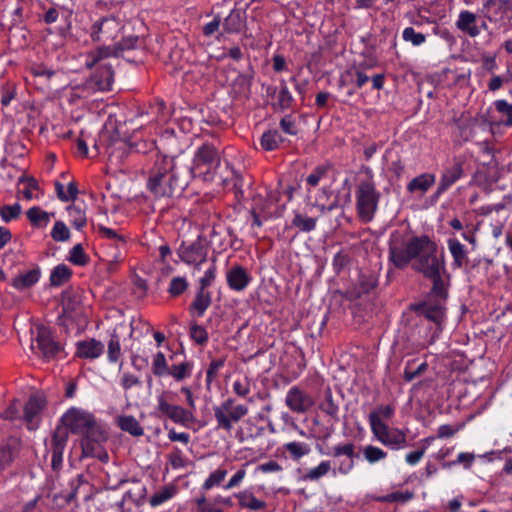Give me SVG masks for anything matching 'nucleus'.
Masks as SVG:
<instances>
[{
  "label": "nucleus",
  "mask_w": 512,
  "mask_h": 512,
  "mask_svg": "<svg viewBox=\"0 0 512 512\" xmlns=\"http://www.w3.org/2000/svg\"><path fill=\"white\" fill-rule=\"evenodd\" d=\"M389 260L397 269H404L412 262V269L432 281L430 295L448 298L449 275L446 273L443 251L428 235L405 239L394 233L389 240Z\"/></svg>",
  "instance_id": "nucleus-1"
},
{
  "label": "nucleus",
  "mask_w": 512,
  "mask_h": 512,
  "mask_svg": "<svg viewBox=\"0 0 512 512\" xmlns=\"http://www.w3.org/2000/svg\"><path fill=\"white\" fill-rule=\"evenodd\" d=\"M189 184V176L180 171L172 157L156 155L153 165L148 170L146 190L149 198L167 203L180 195Z\"/></svg>",
  "instance_id": "nucleus-2"
},
{
  "label": "nucleus",
  "mask_w": 512,
  "mask_h": 512,
  "mask_svg": "<svg viewBox=\"0 0 512 512\" xmlns=\"http://www.w3.org/2000/svg\"><path fill=\"white\" fill-rule=\"evenodd\" d=\"M142 47L143 41L136 35L124 37L121 41L113 45H99L87 53L85 66L92 69L93 66L100 62L105 60L118 62L119 58H123L128 62H134L135 57L132 53L140 50Z\"/></svg>",
  "instance_id": "nucleus-3"
},
{
  "label": "nucleus",
  "mask_w": 512,
  "mask_h": 512,
  "mask_svg": "<svg viewBox=\"0 0 512 512\" xmlns=\"http://www.w3.org/2000/svg\"><path fill=\"white\" fill-rule=\"evenodd\" d=\"M219 165L220 155L217 149L212 144L205 143L196 150L189 171L183 173L189 176V180L192 177H199L205 181H212Z\"/></svg>",
  "instance_id": "nucleus-4"
},
{
  "label": "nucleus",
  "mask_w": 512,
  "mask_h": 512,
  "mask_svg": "<svg viewBox=\"0 0 512 512\" xmlns=\"http://www.w3.org/2000/svg\"><path fill=\"white\" fill-rule=\"evenodd\" d=\"M356 206L359 217L370 221L377 210L379 193L376 190L372 176L361 180L356 191Z\"/></svg>",
  "instance_id": "nucleus-5"
},
{
  "label": "nucleus",
  "mask_w": 512,
  "mask_h": 512,
  "mask_svg": "<svg viewBox=\"0 0 512 512\" xmlns=\"http://www.w3.org/2000/svg\"><path fill=\"white\" fill-rule=\"evenodd\" d=\"M216 428L230 432L233 423L239 422L248 414V407L242 404H235L234 398H227L219 405L213 407Z\"/></svg>",
  "instance_id": "nucleus-6"
},
{
  "label": "nucleus",
  "mask_w": 512,
  "mask_h": 512,
  "mask_svg": "<svg viewBox=\"0 0 512 512\" xmlns=\"http://www.w3.org/2000/svg\"><path fill=\"white\" fill-rule=\"evenodd\" d=\"M447 299H440L428 293L427 299L422 302L412 304L410 309L417 313L418 316L423 317L425 320L435 325V332L442 331V325L445 319L444 302Z\"/></svg>",
  "instance_id": "nucleus-7"
},
{
  "label": "nucleus",
  "mask_w": 512,
  "mask_h": 512,
  "mask_svg": "<svg viewBox=\"0 0 512 512\" xmlns=\"http://www.w3.org/2000/svg\"><path fill=\"white\" fill-rule=\"evenodd\" d=\"M122 29L121 23L114 16L108 15L95 20L90 27V38L93 42L106 45L113 41Z\"/></svg>",
  "instance_id": "nucleus-8"
},
{
  "label": "nucleus",
  "mask_w": 512,
  "mask_h": 512,
  "mask_svg": "<svg viewBox=\"0 0 512 512\" xmlns=\"http://www.w3.org/2000/svg\"><path fill=\"white\" fill-rule=\"evenodd\" d=\"M113 66V63L110 60H105L96 64V70L84 83L83 90H90L92 92L111 90L114 81ZM92 68H94V66Z\"/></svg>",
  "instance_id": "nucleus-9"
},
{
  "label": "nucleus",
  "mask_w": 512,
  "mask_h": 512,
  "mask_svg": "<svg viewBox=\"0 0 512 512\" xmlns=\"http://www.w3.org/2000/svg\"><path fill=\"white\" fill-rule=\"evenodd\" d=\"M69 431L67 427L57 426L51 435V439L46 442L47 453H51V468L55 473H59L63 465V452L67 445Z\"/></svg>",
  "instance_id": "nucleus-10"
},
{
  "label": "nucleus",
  "mask_w": 512,
  "mask_h": 512,
  "mask_svg": "<svg viewBox=\"0 0 512 512\" xmlns=\"http://www.w3.org/2000/svg\"><path fill=\"white\" fill-rule=\"evenodd\" d=\"M31 348L46 360L54 359L61 350L60 344L53 339L51 331L44 326L36 328Z\"/></svg>",
  "instance_id": "nucleus-11"
},
{
  "label": "nucleus",
  "mask_w": 512,
  "mask_h": 512,
  "mask_svg": "<svg viewBox=\"0 0 512 512\" xmlns=\"http://www.w3.org/2000/svg\"><path fill=\"white\" fill-rule=\"evenodd\" d=\"M207 252V245L200 237L191 243L182 242L177 250V254L183 262L195 266L206 261Z\"/></svg>",
  "instance_id": "nucleus-12"
},
{
  "label": "nucleus",
  "mask_w": 512,
  "mask_h": 512,
  "mask_svg": "<svg viewBox=\"0 0 512 512\" xmlns=\"http://www.w3.org/2000/svg\"><path fill=\"white\" fill-rule=\"evenodd\" d=\"M94 419L91 413L78 408L69 409L62 418L64 422L63 426L67 427L68 430L71 429L73 433L78 434H82V432L93 423Z\"/></svg>",
  "instance_id": "nucleus-13"
},
{
  "label": "nucleus",
  "mask_w": 512,
  "mask_h": 512,
  "mask_svg": "<svg viewBox=\"0 0 512 512\" xmlns=\"http://www.w3.org/2000/svg\"><path fill=\"white\" fill-rule=\"evenodd\" d=\"M285 403L294 413H306L315 402L311 395L301 390L298 386H293L287 392Z\"/></svg>",
  "instance_id": "nucleus-14"
},
{
  "label": "nucleus",
  "mask_w": 512,
  "mask_h": 512,
  "mask_svg": "<svg viewBox=\"0 0 512 512\" xmlns=\"http://www.w3.org/2000/svg\"><path fill=\"white\" fill-rule=\"evenodd\" d=\"M158 410L178 424L186 425L193 420L191 411L178 405L169 404L163 396L158 398Z\"/></svg>",
  "instance_id": "nucleus-15"
},
{
  "label": "nucleus",
  "mask_w": 512,
  "mask_h": 512,
  "mask_svg": "<svg viewBox=\"0 0 512 512\" xmlns=\"http://www.w3.org/2000/svg\"><path fill=\"white\" fill-rule=\"evenodd\" d=\"M61 305L63 312L62 315L58 317L59 322L64 317L69 319L76 317L81 310L80 295L72 289H66L62 292Z\"/></svg>",
  "instance_id": "nucleus-16"
},
{
  "label": "nucleus",
  "mask_w": 512,
  "mask_h": 512,
  "mask_svg": "<svg viewBox=\"0 0 512 512\" xmlns=\"http://www.w3.org/2000/svg\"><path fill=\"white\" fill-rule=\"evenodd\" d=\"M355 445L353 443L338 444L332 448L331 456L338 458L346 456L347 461H342L339 464L338 471L341 474H348L354 467V458L358 457L355 452Z\"/></svg>",
  "instance_id": "nucleus-17"
},
{
  "label": "nucleus",
  "mask_w": 512,
  "mask_h": 512,
  "mask_svg": "<svg viewBox=\"0 0 512 512\" xmlns=\"http://www.w3.org/2000/svg\"><path fill=\"white\" fill-rule=\"evenodd\" d=\"M463 175V162L460 160H456L453 165L443 172L441 179L439 181V185L437 191L435 193V197H439L443 194L449 187H451L456 181H458Z\"/></svg>",
  "instance_id": "nucleus-18"
},
{
  "label": "nucleus",
  "mask_w": 512,
  "mask_h": 512,
  "mask_svg": "<svg viewBox=\"0 0 512 512\" xmlns=\"http://www.w3.org/2000/svg\"><path fill=\"white\" fill-rule=\"evenodd\" d=\"M227 284L234 291H243L251 281V277L240 265L231 267L226 274Z\"/></svg>",
  "instance_id": "nucleus-19"
},
{
  "label": "nucleus",
  "mask_w": 512,
  "mask_h": 512,
  "mask_svg": "<svg viewBox=\"0 0 512 512\" xmlns=\"http://www.w3.org/2000/svg\"><path fill=\"white\" fill-rule=\"evenodd\" d=\"M46 405V398L43 393L36 392L32 394L24 409V419L28 424L33 422V419L44 409Z\"/></svg>",
  "instance_id": "nucleus-20"
},
{
  "label": "nucleus",
  "mask_w": 512,
  "mask_h": 512,
  "mask_svg": "<svg viewBox=\"0 0 512 512\" xmlns=\"http://www.w3.org/2000/svg\"><path fill=\"white\" fill-rule=\"evenodd\" d=\"M476 22L477 16L468 10H464L460 12L455 25L458 30L468 34L470 37H476L480 34Z\"/></svg>",
  "instance_id": "nucleus-21"
},
{
  "label": "nucleus",
  "mask_w": 512,
  "mask_h": 512,
  "mask_svg": "<svg viewBox=\"0 0 512 512\" xmlns=\"http://www.w3.org/2000/svg\"><path fill=\"white\" fill-rule=\"evenodd\" d=\"M436 182V177L432 173H423L413 178L407 184V191L420 196L424 195Z\"/></svg>",
  "instance_id": "nucleus-22"
},
{
  "label": "nucleus",
  "mask_w": 512,
  "mask_h": 512,
  "mask_svg": "<svg viewBox=\"0 0 512 512\" xmlns=\"http://www.w3.org/2000/svg\"><path fill=\"white\" fill-rule=\"evenodd\" d=\"M245 26L246 14L238 9H233L223 22V30L226 33H240Z\"/></svg>",
  "instance_id": "nucleus-23"
},
{
  "label": "nucleus",
  "mask_w": 512,
  "mask_h": 512,
  "mask_svg": "<svg viewBox=\"0 0 512 512\" xmlns=\"http://www.w3.org/2000/svg\"><path fill=\"white\" fill-rule=\"evenodd\" d=\"M104 350V346L100 341L91 339L89 341H81L77 343V356L80 358L94 359L99 357Z\"/></svg>",
  "instance_id": "nucleus-24"
},
{
  "label": "nucleus",
  "mask_w": 512,
  "mask_h": 512,
  "mask_svg": "<svg viewBox=\"0 0 512 512\" xmlns=\"http://www.w3.org/2000/svg\"><path fill=\"white\" fill-rule=\"evenodd\" d=\"M319 409L331 417L334 422H339V404L335 401L330 388L324 391V397L319 404Z\"/></svg>",
  "instance_id": "nucleus-25"
},
{
  "label": "nucleus",
  "mask_w": 512,
  "mask_h": 512,
  "mask_svg": "<svg viewBox=\"0 0 512 512\" xmlns=\"http://www.w3.org/2000/svg\"><path fill=\"white\" fill-rule=\"evenodd\" d=\"M103 442L81 440L82 454L86 457H94L102 462L108 461V454L102 447Z\"/></svg>",
  "instance_id": "nucleus-26"
},
{
  "label": "nucleus",
  "mask_w": 512,
  "mask_h": 512,
  "mask_svg": "<svg viewBox=\"0 0 512 512\" xmlns=\"http://www.w3.org/2000/svg\"><path fill=\"white\" fill-rule=\"evenodd\" d=\"M117 425L122 431L127 432L134 437H140L144 434V430L140 423L132 415L118 416Z\"/></svg>",
  "instance_id": "nucleus-27"
},
{
  "label": "nucleus",
  "mask_w": 512,
  "mask_h": 512,
  "mask_svg": "<svg viewBox=\"0 0 512 512\" xmlns=\"http://www.w3.org/2000/svg\"><path fill=\"white\" fill-rule=\"evenodd\" d=\"M39 278L40 270L35 268L13 278L11 285L17 290H24L36 284Z\"/></svg>",
  "instance_id": "nucleus-28"
},
{
  "label": "nucleus",
  "mask_w": 512,
  "mask_h": 512,
  "mask_svg": "<svg viewBox=\"0 0 512 512\" xmlns=\"http://www.w3.org/2000/svg\"><path fill=\"white\" fill-rule=\"evenodd\" d=\"M447 244L453 258L454 267L462 268L468 259L464 246L455 238L448 239Z\"/></svg>",
  "instance_id": "nucleus-29"
},
{
  "label": "nucleus",
  "mask_w": 512,
  "mask_h": 512,
  "mask_svg": "<svg viewBox=\"0 0 512 512\" xmlns=\"http://www.w3.org/2000/svg\"><path fill=\"white\" fill-rule=\"evenodd\" d=\"M212 298L209 291L199 289L196 293L194 301L190 305V312H196L198 316H202L211 305Z\"/></svg>",
  "instance_id": "nucleus-30"
},
{
  "label": "nucleus",
  "mask_w": 512,
  "mask_h": 512,
  "mask_svg": "<svg viewBox=\"0 0 512 512\" xmlns=\"http://www.w3.org/2000/svg\"><path fill=\"white\" fill-rule=\"evenodd\" d=\"M72 277V270L65 264L57 265L50 274L51 286H62Z\"/></svg>",
  "instance_id": "nucleus-31"
},
{
  "label": "nucleus",
  "mask_w": 512,
  "mask_h": 512,
  "mask_svg": "<svg viewBox=\"0 0 512 512\" xmlns=\"http://www.w3.org/2000/svg\"><path fill=\"white\" fill-rule=\"evenodd\" d=\"M384 445L391 446L393 449H400L406 446V434L399 429H389L381 440Z\"/></svg>",
  "instance_id": "nucleus-32"
},
{
  "label": "nucleus",
  "mask_w": 512,
  "mask_h": 512,
  "mask_svg": "<svg viewBox=\"0 0 512 512\" xmlns=\"http://www.w3.org/2000/svg\"><path fill=\"white\" fill-rule=\"evenodd\" d=\"M239 500V505L252 511H258L266 507V503L257 499L251 492L243 491L235 495Z\"/></svg>",
  "instance_id": "nucleus-33"
},
{
  "label": "nucleus",
  "mask_w": 512,
  "mask_h": 512,
  "mask_svg": "<svg viewBox=\"0 0 512 512\" xmlns=\"http://www.w3.org/2000/svg\"><path fill=\"white\" fill-rule=\"evenodd\" d=\"M69 222L75 229L80 230L87 223L85 210L76 204H72L67 208Z\"/></svg>",
  "instance_id": "nucleus-34"
},
{
  "label": "nucleus",
  "mask_w": 512,
  "mask_h": 512,
  "mask_svg": "<svg viewBox=\"0 0 512 512\" xmlns=\"http://www.w3.org/2000/svg\"><path fill=\"white\" fill-rule=\"evenodd\" d=\"M26 216L30 223L36 228L46 227L50 220V214L36 206L30 208L26 212Z\"/></svg>",
  "instance_id": "nucleus-35"
},
{
  "label": "nucleus",
  "mask_w": 512,
  "mask_h": 512,
  "mask_svg": "<svg viewBox=\"0 0 512 512\" xmlns=\"http://www.w3.org/2000/svg\"><path fill=\"white\" fill-rule=\"evenodd\" d=\"M82 440H92L95 442H105L107 440L106 433L102 430V428L97 424L94 419L93 423L89 425L83 432Z\"/></svg>",
  "instance_id": "nucleus-36"
},
{
  "label": "nucleus",
  "mask_w": 512,
  "mask_h": 512,
  "mask_svg": "<svg viewBox=\"0 0 512 512\" xmlns=\"http://www.w3.org/2000/svg\"><path fill=\"white\" fill-rule=\"evenodd\" d=\"M282 140L283 139L277 130H268L263 133L260 142L264 150L272 151L278 147Z\"/></svg>",
  "instance_id": "nucleus-37"
},
{
  "label": "nucleus",
  "mask_w": 512,
  "mask_h": 512,
  "mask_svg": "<svg viewBox=\"0 0 512 512\" xmlns=\"http://www.w3.org/2000/svg\"><path fill=\"white\" fill-rule=\"evenodd\" d=\"M369 422L372 432L377 437V439L381 441L385 434L389 431V427L381 420L376 411L369 414Z\"/></svg>",
  "instance_id": "nucleus-38"
},
{
  "label": "nucleus",
  "mask_w": 512,
  "mask_h": 512,
  "mask_svg": "<svg viewBox=\"0 0 512 512\" xmlns=\"http://www.w3.org/2000/svg\"><path fill=\"white\" fill-rule=\"evenodd\" d=\"M331 470L330 461H322L318 466L310 469L306 474L302 476L304 481H317Z\"/></svg>",
  "instance_id": "nucleus-39"
},
{
  "label": "nucleus",
  "mask_w": 512,
  "mask_h": 512,
  "mask_svg": "<svg viewBox=\"0 0 512 512\" xmlns=\"http://www.w3.org/2000/svg\"><path fill=\"white\" fill-rule=\"evenodd\" d=\"M284 449L289 452L293 460H299L310 453V446L301 442H289L284 445Z\"/></svg>",
  "instance_id": "nucleus-40"
},
{
  "label": "nucleus",
  "mask_w": 512,
  "mask_h": 512,
  "mask_svg": "<svg viewBox=\"0 0 512 512\" xmlns=\"http://www.w3.org/2000/svg\"><path fill=\"white\" fill-rule=\"evenodd\" d=\"M414 363L415 360H410L405 366L403 378L406 382H411L415 378L420 377L428 369V364L426 362L421 363L417 368L413 369L412 366Z\"/></svg>",
  "instance_id": "nucleus-41"
},
{
  "label": "nucleus",
  "mask_w": 512,
  "mask_h": 512,
  "mask_svg": "<svg viewBox=\"0 0 512 512\" xmlns=\"http://www.w3.org/2000/svg\"><path fill=\"white\" fill-rule=\"evenodd\" d=\"M352 261V257L349 251L340 250L333 259V269L336 274H339L343 270L347 269Z\"/></svg>",
  "instance_id": "nucleus-42"
},
{
  "label": "nucleus",
  "mask_w": 512,
  "mask_h": 512,
  "mask_svg": "<svg viewBox=\"0 0 512 512\" xmlns=\"http://www.w3.org/2000/svg\"><path fill=\"white\" fill-rule=\"evenodd\" d=\"M317 218L306 217L300 213L295 214L292 225L302 232H310L316 227Z\"/></svg>",
  "instance_id": "nucleus-43"
},
{
  "label": "nucleus",
  "mask_w": 512,
  "mask_h": 512,
  "mask_svg": "<svg viewBox=\"0 0 512 512\" xmlns=\"http://www.w3.org/2000/svg\"><path fill=\"white\" fill-rule=\"evenodd\" d=\"M358 286L360 291L358 295L361 293H369L377 286V277L373 273H361L358 279Z\"/></svg>",
  "instance_id": "nucleus-44"
},
{
  "label": "nucleus",
  "mask_w": 512,
  "mask_h": 512,
  "mask_svg": "<svg viewBox=\"0 0 512 512\" xmlns=\"http://www.w3.org/2000/svg\"><path fill=\"white\" fill-rule=\"evenodd\" d=\"M293 97L285 84H282L281 89L277 96V103L274 104L276 109L284 111L291 107Z\"/></svg>",
  "instance_id": "nucleus-45"
},
{
  "label": "nucleus",
  "mask_w": 512,
  "mask_h": 512,
  "mask_svg": "<svg viewBox=\"0 0 512 512\" xmlns=\"http://www.w3.org/2000/svg\"><path fill=\"white\" fill-rule=\"evenodd\" d=\"M192 365L188 362H183L178 365H172L168 370V375H171L175 380L181 381L188 377L191 373Z\"/></svg>",
  "instance_id": "nucleus-46"
},
{
  "label": "nucleus",
  "mask_w": 512,
  "mask_h": 512,
  "mask_svg": "<svg viewBox=\"0 0 512 512\" xmlns=\"http://www.w3.org/2000/svg\"><path fill=\"white\" fill-rule=\"evenodd\" d=\"M169 370L167 360L162 352H158L153 359L152 372L157 377L167 375Z\"/></svg>",
  "instance_id": "nucleus-47"
},
{
  "label": "nucleus",
  "mask_w": 512,
  "mask_h": 512,
  "mask_svg": "<svg viewBox=\"0 0 512 512\" xmlns=\"http://www.w3.org/2000/svg\"><path fill=\"white\" fill-rule=\"evenodd\" d=\"M176 493V489L174 486H165L163 489H161L160 491H158L157 493H155L151 498H150V505L151 506H158L162 503H164L165 501L169 500L170 498H172Z\"/></svg>",
  "instance_id": "nucleus-48"
},
{
  "label": "nucleus",
  "mask_w": 512,
  "mask_h": 512,
  "mask_svg": "<svg viewBox=\"0 0 512 512\" xmlns=\"http://www.w3.org/2000/svg\"><path fill=\"white\" fill-rule=\"evenodd\" d=\"M68 260L74 265L84 266L89 262V257L84 252L81 244H76L70 251Z\"/></svg>",
  "instance_id": "nucleus-49"
},
{
  "label": "nucleus",
  "mask_w": 512,
  "mask_h": 512,
  "mask_svg": "<svg viewBox=\"0 0 512 512\" xmlns=\"http://www.w3.org/2000/svg\"><path fill=\"white\" fill-rule=\"evenodd\" d=\"M22 208L20 204L15 203L14 205H4L0 208V216L6 223L11 220L17 219L21 214Z\"/></svg>",
  "instance_id": "nucleus-50"
},
{
  "label": "nucleus",
  "mask_w": 512,
  "mask_h": 512,
  "mask_svg": "<svg viewBox=\"0 0 512 512\" xmlns=\"http://www.w3.org/2000/svg\"><path fill=\"white\" fill-rule=\"evenodd\" d=\"M330 169L329 165H319L317 166L310 175L306 178L307 184L311 187H316L320 180L327 176V173Z\"/></svg>",
  "instance_id": "nucleus-51"
},
{
  "label": "nucleus",
  "mask_w": 512,
  "mask_h": 512,
  "mask_svg": "<svg viewBox=\"0 0 512 512\" xmlns=\"http://www.w3.org/2000/svg\"><path fill=\"white\" fill-rule=\"evenodd\" d=\"M414 497L413 492L411 491H405V492H393L390 494H387L385 496L378 497L377 500L379 502H401L405 503L409 500H411Z\"/></svg>",
  "instance_id": "nucleus-52"
},
{
  "label": "nucleus",
  "mask_w": 512,
  "mask_h": 512,
  "mask_svg": "<svg viewBox=\"0 0 512 512\" xmlns=\"http://www.w3.org/2000/svg\"><path fill=\"white\" fill-rule=\"evenodd\" d=\"M51 237L57 242H64L70 239V231L62 221H57L51 231Z\"/></svg>",
  "instance_id": "nucleus-53"
},
{
  "label": "nucleus",
  "mask_w": 512,
  "mask_h": 512,
  "mask_svg": "<svg viewBox=\"0 0 512 512\" xmlns=\"http://www.w3.org/2000/svg\"><path fill=\"white\" fill-rule=\"evenodd\" d=\"M108 359L110 362H117L121 356L119 337L113 334L108 342Z\"/></svg>",
  "instance_id": "nucleus-54"
},
{
  "label": "nucleus",
  "mask_w": 512,
  "mask_h": 512,
  "mask_svg": "<svg viewBox=\"0 0 512 512\" xmlns=\"http://www.w3.org/2000/svg\"><path fill=\"white\" fill-rule=\"evenodd\" d=\"M402 37L406 42H411L414 46H419L426 40V36L423 33L416 32L413 27L405 28Z\"/></svg>",
  "instance_id": "nucleus-55"
},
{
  "label": "nucleus",
  "mask_w": 512,
  "mask_h": 512,
  "mask_svg": "<svg viewBox=\"0 0 512 512\" xmlns=\"http://www.w3.org/2000/svg\"><path fill=\"white\" fill-rule=\"evenodd\" d=\"M188 288V282L184 277H174L172 278L168 292L171 296L177 297L181 295Z\"/></svg>",
  "instance_id": "nucleus-56"
},
{
  "label": "nucleus",
  "mask_w": 512,
  "mask_h": 512,
  "mask_svg": "<svg viewBox=\"0 0 512 512\" xmlns=\"http://www.w3.org/2000/svg\"><path fill=\"white\" fill-rule=\"evenodd\" d=\"M190 337L199 345H204L208 341V333L201 325L193 323L190 327Z\"/></svg>",
  "instance_id": "nucleus-57"
},
{
  "label": "nucleus",
  "mask_w": 512,
  "mask_h": 512,
  "mask_svg": "<svg viewBox=\"0 0 512 512\" xmlns=\"http://www.w3.org/2000/svg\"><path fill=\"white\" fill-rule=\"evenodd\" d=\"M227 475V471L225 469H218L210 474V476L206 479L203 484L204 490H209L212 487L219 485Z\"/></svg>",
  "instance_id": "nucleus-58"
},
{
  "label": "nucleus",
  "mask_w": 512,
  "mask_h": 512,
  "mask_svg": "<svg viewBox=\"0 0 512 512\" xmlns=\"http://www.w3.org/2000/svg\"><path fill=\"white\" fill-rule=\"evenodd\" d=\"M386 452L382 449L369 445L364 449V456L366 460L370 463H375L379 460H382L386 457Z\"/></svg>",
  "instance_id": "nucleus-59"
},
{
  "label": "nucleus",
  "mask_w": 512,
  "mask_h": 512,
  "mask_svg": "<svg viewBox=\"0 0 512 512\" xmlns=\"http://www.w3.org/2000/svg\"><path fill=\"white\" fill-rule=\"evenodd\" d=\"M77 494V488L73 489L71 492L63 494H55L53 496V503L60 508H63L70 504L73 500H75Z\"/></svg>",
  "instance_id": "nucleus-60"
},
{
  "label": "nucleus",
  "mask_w": 512,
  "mask_h": 512,
  "mask_svg": "<svg viewBox=\"0 0 512 512\" xmlns=\"http://www.w3.org/2000/svg\"><path fill=\"white\" fill-rule=\"evenodd\" d=\"M168 461L174 469L183 468L186 465L182 451L177 447H174V449L168 454Z\"/></svg>",
  "instance_id": "nucleus-61"
},
{
  "label": "nucleus",
  "mask_w": 512,
  "mask_h": 512,
  "mask_svg": "<svg viewBox=\"0 0 512 512\" xmlns=\"http://www.w3.org/2000/svg\"><path fill=\"white\" fill-rule=\"evenodd\" d=\"M224 359H215L213 360L206 372V383L209 386L213 380L217 377L218 370L223 367Z\"/></svg>",
  "instance_id": "nucleus-62"
},
{
  "label": "nucleus",
  "mask_w": 512,
  "mask_h": 512,
  "mask_svg": "<svg viewBox=\"0 0 512 512\" xmlns=\"http://www.w3.org/2000/svg\"><path fill=\"white\" fill-rule=\"evenodd\" d=\"M495 107L499 113H502L507 116L505 125L512 126V104H509L505 100H497L495 102Z\"/></svg>",
  "instance_id": "nucleus-63"
},
{
  "label": "nucleus",
  "mask_w": 512,
  "mask_h": 512,
  "mask_svg": "<svg viewBox=\"0 0 512 512\" xmlns=\"http://www.w3.org/2000/svg\"><path fill=\"white\" fill-rule=\"evenodd\" d=\"M22 408L21 403L18 400H13L9 407L1 414V417L6 420H14L19 418V412Z\"/></svg>",
  "instance_id": "nucleus-64"
}]
</instances>
